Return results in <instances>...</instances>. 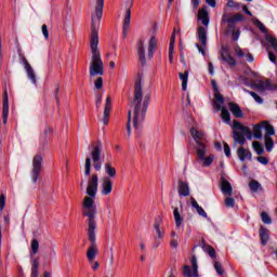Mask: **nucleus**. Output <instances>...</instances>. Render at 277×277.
Returning a JSON list of instances; mask_svg holds the SVG:
<instances>
[{
  "label": "nucleus",
  "mask_w": 277,
  "mask_h": 277,
  "mask_svg": "<svg viewBox=\"0 0 277 277\" xmlns=\"http://www.w3.org/2000/svg\"><path fill=\"white\" fill-rule=\"evenodd\" d=\"M237 156L240 161H246V159L252 161V151H250V149H246L243 146L237 149Z\"/></svg>",
  "instance_id": "21"
},
{
  "label": "nucleus",
  "mask_w": 277,
  "mask_h": 277,
  "mask_svg": "<svg viewBox=\"0 0 277 277\" xmlns=\"http://www.w3.org/2000/svg\"><path fill=\"white\" fill-rule=\"evenodd\" d=\"M190 205L193 207V209H196L198 215H200L201 217H209V215L207 214V212L205 211V209H202V207H200V205H198V201H196V199L194 197L190 198Z\"/></svg>",
  "instance_id": "28"
},
{
  "label": "nucleus",
  "mask_w": 277,
  "mask_h": 277,
  "mask_svg": "<svg viewBox=\"0 0 277 277\" xmlns=\"http://www.w3.org/2000/svg\"><path fill=\"white\" fill-rule=\"evenodd\" d=\"M190 135L193 140L196 142V153L199 157L205 156V148H207V144H205V132L198 131L196 128H190Z\"/></svg>",
  "instance_id": "4"
},
{
  "label": "nucleus",
  "mask_w": 277,
  "mask_h": 277,
  "mask_svg": "<svg viewBox=\"0 0 277 277\" xmlns=\"http://www.w3.org/2000/svg\"><path fill=\"white\" fill-rule=\"evenodd\" d=\"M198 246H200V248H202V250H206L209 248V245H207V240H205V238L201 239V242L199 245H196L193 250H196L198 248Z\"/></svg>",
  "instance_id": "57"
},
{
  "label": "nucleus",
  "mask_w": 277,
  "mask_h": 277,
  "mask_svg": "<svg viewBox=\"0 0 277 277\" xmlns=\"http://www.w3.org/2000/svg\"><path fill=\"white\" fill-rule=\"evenodd\" d=\"M18 57L22 60V62H23L25 68H27L28 66H31V65L29 64V62L27 61V57H25V55H24L23 53L19 52V53H18Z\"/></svg>",
  "instance_id": "60"
},
{
  "label": "nucleus",
  "mask_w": 277,
  "mask_h": 277,
  "mask_svg": "<svg viewBox=\"0 0 277 277\" xmlns=\"http://www.w3.org/2000/svg\"><path fill=\"white\" fill-rule=\"evenodd\" d=\"M101 153H103V143L101 141H97L93 147L92 153H91L93 168H94V170H96V172H100V170L103 166L101 163Z\"/></svg>",
  "instance_id": "5"
},
{
  "label": "nucleus",
  "mask_w": 277,
  "mask_h": 277,
  "mask_svg": "<svg viewBox=\"0 0 277 277\" xmlns=\"http://www.w3.org/2000/svg\"><path fill=\"white\" fill-rule=\"evenodd\" d=\"M227 8H235L236 10H240L241 9V3L236 2L234 0H228L227 1Z\"/></svg>",
  "instance_id": "53"
},
{
  "label": "nucleus",
  "mask_w": 277,
  "mask_h": 277,
  "mask_svg": "<svg viewBox=\"0 0 277 277\" xmlns=\"http://www.w3.org/2000/svg\"><path fill=\"white\" fill-rule=\"evenodd\" d=\"M241 32L239 30H233L232 31V40H234V42H237V40H239V35Z\"/></svg>",
  "instance_id": "63"
},
{
  "label": "nucleus",
  "mask_w": 277,
  "mask_h": 277,
  "mask_svg": "<svg viewBox=\"0 0 277 277\" xmlns=\"http://www.w3.org/2000/svg\"><path fill=\"white\" fill-rule=\"evenodd\" d=\"M155 51H157V37H151L148 42V60H153Z\"/></svg>",
  "instance_id": "23"
},
{
  "label": "nucleus",
  "mask_w": 277,
  "mask_h": 277,
  "mask_svg": "<svg viewBox=\"0 0 277 277\" xmlns=\"http://www.w3.org/2000/svg\"><path fill=\"white\" fill-rule=\"evenodd\" d=\"M264 146L267 153H272L274 149V138H272V136L264 135Z\"/></svg>",
  "instance_id": "35"
},
{
  "label": "nucleus",
  "mask_w": 277,
  "mask_h": 277,
  "mask_svg": "<svg viewBox=\"0 0 277 277\" xmlns=\"http://www.w3.org/2000/svg\"><path fill=\"white\" fill-rule=\"evenodd\" d=\"M214 101H215L214 102L215 109L217 110L222 109V105L224 103V95H222L220 91L214 93Z\"/></svg>",
  "instance_id": "31"
},
{
  "label": "nucleus",
  "mask_w": 277,
  "mask_h": 277,
  "mask_svg": "<svg viewBox=\"0 0 277 277\" xmlns=\"http://www.w3.org/2000/svg\"><path fill=\"white\" fill-rule=\"evenodd\" d=\"M131 8H133V0L130 2V8L126 11V15L123 18V38H127V34H129L130 25H131Z\"/></svg>",
  "instance_id": "15"
},
{
  "label": "nucleus",
  "mask_w": 277,
  "mask_h": 277,
  "mask_svg": "<svg viewBox=\"0 0 277 277\" xmlns=\"http://www.w3.org/2000/svg\"><path fill=\"white\" fill-rule=\"evenodd\" d=\"M40 172H42V156L36 155L32 159L31 180L34 183H38L40 179Z\"/></svg>",
  "instance_id": "7"
},
{
  "label": "nucleus",
  "mask_w": 277,
  "mask_h": 277,
  "mask_svg": "<svg viewBox=\"0 0 277 277\" xmlns=\"http://www.w3.org/2000/svg\"><path fill=\"white\" fill-rule=\"evenodd\" d=\"M198 21H201L205 27H209V12L206 9H200L197 15Z\"/></svg>",
  "instance_id": "24"
},
{
  "label": "nucleus",
  "mask_w": 277,
  "mask_h": 277,
  "mask_svg": "<svg viewBox=\"0 0 277 277\" xmlns=\"http://www.w3.org/2000/svg\"><path fill=\"white\" fill-rule=\"evenodd\" d=\"M255 25L260 29V31H262V34H267V28L261 21L256 19Z\"/></svg>",
  "instance_id": "54"
},
{
  "label": "nucleus",
  "mask_w": 277,
  "mask_h": 277,
  "mask_svg": "<svg viewBox=\"0 0 277 277\" xmlns=\"http://www.w3.org/2000/svg\"><path fill=\"white\" fill-rule=\"evenodd\" d=\"M262 129L265 130V134L267 137H272V135H276V130L274 129V126L269 123V121H262Z\"/></svg>",
  "instance_id": "29"
},
{
  "label": "nucleus",
  "mask_w": 277,
  "mask_h": 277,
  "mask_svg": "<svg viewBox=\"0 0 277 277\" xmlns=\"http://www.w3.org/2000/svg\"><path fill=\"white\" fill-rule=\"evenodd\" d=\"M261 219L264 224H272V217L269 216V214H267V212H262Z\"/></svg>",
  "instance_id": "51"
},
{
  "label": "nucleus",
  "mask_w": 277,
  "mask_h": 277,
  "mask_svg": "<svg viewBox=\"0 0 277 277\" xmlns=\"http://www.w3.org/2000/svg\"><path fill=\"white\" fill-rule=\"evenodd\" d=\"M243 21V14L241 13H236L235 15H232L228 17V15L225 13L223 14L222 22L227 23L228 29H235V24L241 23Z\"/></svg>",
  "instance_id": "9"
},
{
  "label": "nucleus",
  "mask_w": 277,
  "mask_h": 277,
  "mask_svg": "<svg viewBox=\"0 0 277 277\" xmlns=\"http://www.w3.org/2000/svg\"><path fill=\"white\" fill-rule=\"evenodd\" d=\"M245 92H248V94H250V96H252V98H254L255 103H259L260 105H262L263 100L261 96H259V94H256V92L248 91V90H245Z\"/></svg>",
  "instance_id": "48"
},
{
  "label": "nucleus",
  "mask_w": 277,
  "mask_h": 277,
  "mask_svg": "<svg viewBox=\"0 0 277 277\" xmlns=\"http://www.w3.org/2000/svg\"><path fill=\"white\" fill-rule=\"evenodd\" d=\"M260 241L262 246H266L269 241V229L266 227H260Z\"/></svg>",
  "instance_id": "26"
},
{
  "label": "nucleus",
  "mask_w": 277,
  "mask_h": 277,
  "mask_svg": "<svg viewBox=\"0 0 277 277\" xmlns=\"http://www.w3.org/2000/svg\"><path fill=\"white\" fill-rule=\"evenodd\" d=\"M96 192H98V174H93L88 182L87 197L82 200V215L89 217L88 220V237L91 245L87 251V259L89 263H92L98 254V248L96 247V206L94 205V198H96Z\"/></svg>",
  "instance_id": "1"
},
{
  "label": "nucleus",
  "mask_w": 277,
  "mask_h": 277,
  "mask_svg": "<svg viewBox=\"0 0 277 277\" xmlns=\"http://www.w3.org/2000/svg\"><path fill=\"white\" fill-rule=\"evenodd\" d=\"M142 98L143 104H142ZM150 105V93L145 94L142 91V77H138L134 84V97L131 101L130 107H134L133 127L137 131L142 122L146 120V113Z\"/></svg>",
  "instance_id": "2"
},
{
  "label": "nucleus",
  "mask_w": 277,
  "mask_h": 277,
  "mask_svg": "<svg viewBox=\"0 0 277 277\" xmlns=\"http://www.w3.org/2000/svg\"><path fill=\"white\" fill-rule=\"evenodd\" d=\"M176 42V28L173 29L171 35V40L169 43V62L170 64H174V43Z\"/></svg>",
  "instance_id": "19"
},
{
  "label": "nucleus",
  "mask_w": 277,
  "mask_h": 277,
  "mask_svg": "<svg viewBox=\"0 0 277 277\" xmlns=\"http://www.w3.org/2000/svg\"><path fill=\"white\" fill-rule=\"evenodd\" d=\"M114 189V182H111V179L105 176L102 179V195L103 196H109Z\"/></svg>",
  "instance_id": "16"
},
{
  "label": "nucleus",
  "mask_w": 277,
  "mask_h": 277,
  "mask_svg": "<svg viewBox=\"0 0 277 277\" xmlns=\"http://www.w3.org/2000/svg\"><path fill=\"white\" fill-rule=\"evenodd\" d=\"M92 172V160L90 157L85 158V163H84V174L85 176H90Z\"/></svg>",
  "instance_id": "40"
},
{
  "label": "nucleus",
  "mask_w": 277,
  "mask_h": 277,
  "mask_svg": "<svg viewBox=\"0 0 277 277\" xmlns=\"http://www.w3.org/2000/svg\"><path fill=\"white\" fill-rule=\"evenodd\" d=\"M233 128H234V131L236 129L237 131H243V133H246V134L250 133V128L242 126L241 122H239L237 120H234Z\"/></svg>",
  "instance_id": "37"
},
{
  "label": "nucleus",
  "mask_w": 277,
  "mask_h": 277,
  "mask_svg": "<svg viewBox=\"0 0 277 277\" xmlns=\"http://www.w3.org/2000/svg\"><path fill=\"white\" fill-rule=\"evenodd\" d=\"M105 172L108 179H116V168L111 166V162L105 163Z\"/></svg>",
  "instance_id": "34"
},
{
  "label": "nucleus",
  "mask_w": 277,
  "mask_h": 277,
  "mask_svg": "<svg viewBox=\"0 0 277 277\" xmlns=\"http://www.w3.org/2000/svg\"><path fill=\"white\" fill-rule=\"evenodd\" d=\"M192 265H193V268L189 265L184 266L183 274L185 277H194V264Z\"/></svg>",
  "instance_id": "44"
},
{
  "label": "nucleus",
  "mask_w": 277,
  "mask_h": 277,
  "mask_svg": "<svg viewBox=\"0 0 277 277\" xmlns=\"http://www.w3.org/2000/svg\"><path fill=\"white\" fill-rule=\"evenodd\" d=\"M198 161H202L203 168H209L211 163H213V159H215V156L210 155L207 157V147H203V156L200 157L199 154H197Z\"/></svg>",
  "instance_id": "20"
},
{
  "label": "nucleus",
  "mask_w": 277,
  "mask_h": 277,
  "mask_svg": "<svg viewBox=\"0 0 277 277\" xmlns=\"http://www.w3.org/2000/svg\"><path fill=\"white\" fill-rule=\"evenodd\" d=\"M109 116H111V96L106 97V103L104 106V117L103 124H109Z\"/></svg>",
  "instance_id": "17"
},
{
  "label": "nucleus",
  "mask_w": 277,
  "mask_h": 277,
  "mask_svg": "<svg viewBox=\"0 0 277 277\" xmlns=\"http://www.w3.org/2000/svg\"><path fill=\"white\" fill-rule=\"evenodd\" d=\"M228 107L233 116H235L236 118H243V110H241V107H239V104L229 102Z\"/></svg>",
  "instance_id": "22"
},
{
  "label": "nucleus",
  "mask_w": 277,
  "mask_h": 277,
  "mask_svg": "<svg viewBox=\"0 0 277 277\" xmlns=\"http://www.w3.org/2000/svg\"><path fill=\"white\" fill-rule=\"evenodd\" d=\"M266 42H269V44L272 45V48L274 49V51H276L277 53V39L274 36H267L266 37Z\"/></svg>",
  "instance_id": "46"
},
{
  "label": "nucleus",
  "mask_w": 277,
  "mask_h": 277,
  "mask_svg": "<svg viewBox=\"0 0 277 277\" xmlns=\"http://www.w3.org/2000/svg\"><path fill=\"white\" fill-rule=\"evenodd\" d=\"M173 217L175 220L176 228H181L183 225V216H181V212H179V208L173 209Z\"/></svg>",
  "instance_id": "33"
},
{
  "label": "nucleus",
  "mask_w": 277,
  "mask_h": 277,
  "mask_svg": "<svg viewBox=\"0 0 277 277\" xmlns=\"http://www.w3.org/2000/svg\"><path fill=\"white\" fill-rule=\"evenodd\" d=\"M161 216H157L155 219L154 228L156 230L157 236L154 237V248H159L161 246V241H163V235H166V230L161 228Z\"/></svg>",
  "instance_id": "6"
},
{
  "label": "nucleus",
  "mask_w": 277,
  "mask_h": 277,
  "mask_svg": "<svg viewBox=\"0 0 277 277\" xmlns=\"http://www.w3.org/2000/svg\"><path fill=\"white\" fill-rule=\"evenodd\" d=\"M252 146H253V150H255L256 155L261 156V155H263V153H265V148H263V144H261V142L254 141L252 143Z\"/></svg>",
  "instance_id": "38"
},
{
  "label": "nucleus",
  "mask_w": 277,
  "mask_h": 277,
  "mask_svg": "<svg viewBox=\"0 0 277 277\" xmlns=\"http://www.w3.org/2000/svg\"><path fill=\"white\" fill-rule=\"evenodd\" d=\"M25 70L30 81L36 83V72L34 71V68L31 67V65H28L27 67H25Z\"/></svg>",
  "instance_id": "41"
},
{
  "label": "nucleus",
  "mask_w": 277,
  "mask_h": 277,
  "mask_svg": "<svg viewBox=\"0 0 277 277\" xmlns=\"http://www.w3.org/2000/svg\"><path fill=\"white\" fill-rule=\"evenodd\" d=\"M131 117H132V111L129 110L128 111V121H127V124H126L128 137H131Z\"/></svg>",
  "instance_id": "50"
},
{
  "label": "nucleus",
  "mask_w": 277,
  "mask_h": 277,
  "mask_svg": "<svg viewBox=\"0 0 277 277\" xmlns=\"http://www.w3.org/2000/svg\"><path fill=\"white\" fill-rule=\"evenodd\" d=\"M221 118L223 122H230V113L228 111V108L225 106L221 107Z\"/></svg>",
  "instance_id": "36"
},
{
  "label": "nucleus",
  "mask_w": 277,
  "mask_h": 277,
  "mask_svg": "<svg viewBox=\"0 0 277 277\" xmlns=\"http://www.w3.org/2000/svg\"><path fill=\"white\" fill-rule=\"evenodd\" d=\"M190 263H193L194 267V277H200V275H198V259L196 255H193Z\"/></svg>",
  "instance_id": "45"
},
{
  "label": "nucleus",
  "mask_w": 277,
  "mask_h": 277,
  "mask_svg": "<svg viewBox=\"0 0 277 277\" xmlns=\"http://www.w3.org/2000/svg\"><path fill=\"white\" fill-rule=\"evenodd\" d=\"M221 60L228 64V66H237V61H235V57L230 55L228 47H222L221 49Z\"/></svg>",
  "instance_id": "14"
},
{
  "label": "nucleus",
  "mask_w": 277,
  "mask_h": 277,
  "mask_svg": "<svg viewBox=\"0 0 277 277\" xmlns=\"http://www.w3.org/2000/svg\"><path fill=\"white\" fill-rule=\"evenodd\" d=\"M223 148H224V153L227 157H230V146L228 145V143L224 142L223 143Z\"/></svg>",
  "instance_id": "62"
},
{
  "label": "nucleus",
  "mask_w": 277,
  "mask_h": 277,
  "mask_svg": "<svg viewBox=\"0 0 277 277\" xmlns=\"http://www.w3.org/2000/svg\"><path fill=\"white\" fill-rule=\"evenodd\" d=\"M250 88H252V90H261L263 92L265 90H277V84H273L269 80H266V82H251Z\"/></svg>",
  "instance_id": "13"
},
{
  "label": "nucleus",
  "mask_w": 277,
  "mask_h": 277,
  "mask_svg": "<svg viewBox=\"0 0 277 277\" xmlns=\"http://www.w3.org/2000/svg\"><path fill=\"white\" fill-rule=\"evenodd\" d=\"M263 122L258 123L253 127V137L255 140H263Z\"/></svg>",
  "instance_id": "30"
},
{
  "label": "nucleus",
  "mask_w": 277,
  "mask_h": 277,
  "mask_svg": "<svg viewBox=\"0 0 277 277\" xmlns=\"http://www.w3.org/2000/svg\"><path fill=\"white\" fill-rule=\"evenodd\" d=\"M179 196L187 197L189 196V184L187 182H183L179 180Z\"/></svg>",
  "instance_id": "27"
},
{
  "label": "nucleus",
  "mask_w": 277,
  "mask_h": 277,
  "mask_svg": "<svg viewBox=\"0 0 277 277\" xmlns=\"http://www.w3.org/2000/svg\"><path fill=\"white\" fill-rule=\"evenodd\" d=\"M214 269L219 274V276H224V267H222V263L219 261H214Z\"/></svg>",
  "instance_id": "49"
},
{
  "label": "nucleus",
  "mask_w": 277,
  "mask_h": 277,
  "mask_svg": "<svg viewBox=\"0 0 277 277\" xmlns=\"http://www.w3.org/2000/svg\"><path fill=\"white\" fill-rule=\"evenodd\" d=\"M5 209V194L0 195V211H3Z\"/></svg>",
  "instance_id": "58"
},
{
  "label": "nucleus",
  "mask_w": 277,
  "mask_h": 277,
  "mask_svg": "<svg viewBox=\"0 0 277 277\" xmlns=\"http://www.w3.org/2000/svg\"><path fill=\"white\" fill-rule=\"evenodd\" d=\"M103 8H105V0H96L95 16L98 21V24L101 23V19L103 18Z\"/></svg>",
  "instance_id": "25"
},
{
  "label": "nucleus",
  "mask_w": 277,
  "mask_h": 277,
  "mask_svg": "<svg viewBox=\"0 0 277 277\" xmlns=\"http://www.w3.org/2000/svg\"><path fill=\"white\" fill-rule=\"evenodd\" d=\"M94 85H95L96 90H102L103 89V77H98L95 80Z\"/></svg>",
  "instance_id": "56"
},
{
  "label": "nucleus",
  "mask_w": 277,
  "mask_h": 277,
  "mask_svg": "<svg viewBox=\"0 0 277 277\" xmlns=\"http://www.w3.org/2000/svg\"><path fill=\"white\" fill-rule=\"evenodd\" d=\"M234 142H237V144H240V146H243L246 144V137L247 140H252V130H249V133H243V131H237L233 130L232 135Z\"/></svg>",
  "instance_id": "10"
},
{
  "label": "nucleus",
  "mask_w": 277,
  "mask_h": 277,
  "mask_svg": "<svg viewBox=\"0 0 277 277\" xmlns=\"http://www.w3.org/2000/svg\"><path fill=\"white\" fill-rule=\"evenodd\" d=\"M40 266V262L38 259H35L32 261V266H31V277H38V267Z\"/></svg>",
  "instance_id": "42"
},
{
  "label": "nucleus",
  "mask_w": 277,
  "mask_h": 277,
  "mask_svg": "<svg viewBox=\"0 0 277 277\" xmlns=\"http://www.w3.org/2000/svg\"><path fill=\"white\" fill-rule=\"evenodd\" d=\"M203 252L209 254V256L212 258L213 261H215V259H217V253L215 252V249L211 245L208 246V248L206 250H203Z\"/></svg>",
  "instance_id": "43"
},
{
  "label": "nucleus",
  "mask_w": 277,
  "mask_h": 277,
  "mask_svg": "<svg viewBox=\"0 0 277 277\" xmlns=\"http://www.w3.org/2000/svg\"><path fill=\"white\" fill-rule=\"evenodd\" d=\"M30 254L31 256H34L35 254H38V250H40V242L38 241V239H32L31 243H30Z\"/></svg>",
  "instance_id": "39"
},
{
  "label": "nucleus",
  "mask_w": 277,
  "mask_h": 277,
  "mask_svg": "<svg viewBox=\"0 0 277 277\" xmlns=\"http://www.w3.org/2000/svg\"><path fill=\"white\" fill-rule=\"evenodd\" d=\"M256 161H259V163H262V166H267L269 163V159L264 156L256 157Z\"/></svg>",
  "instance_id": "55"
},
{
  "label": "nucleus",
  "mask_w": 277,
  "mask_h": 277,
  "mask_svg": "<svg viewBox=\"0 0 277 277\" xmlns=\"http://www.w3.org/2000/svg\"><path fill=\"white\" fill-rule=\"evenodd\" d=\"M8 116H10V97L8 91H4L2 101V122L8 124Z\"/></svg>",
  "instance_id": "12"
},
{
  "label": "nucleus",
  "mask_w": 277,
  "mask_h": 277,
  "mask_svg": "<svg viewBox=\"0 0 277 277\" xmlns=\"http://www.w3.org/2000/svg\"><path fill=\"white\" fill-rule=\"evenodd\" d=\"M42 34L45 38V40H49V27L47 26V24H43L41 27Z\"/></svg>",
  "instance_id": "61"
},
{
  "label": "nucleus",
  "mask_w": 277,
  "mask_h": 277,
  "mask_svg": "<svg viewBox=\"0 0 277 277\" xmlns=\"http://www.w3.org/2000/svg\"><path fill=\"white\" fill-rule=\"evenodd\" d=\"M180 79L182 81V90L183 92L187 91V81L189 79V71L186 70L184 72H180Z\"/></svg>",
  "instance_id": "32"
},
{
  "label": "nucleus",
  "mask_w": 277,
  "mask_h": 277,
  "mask_svg": "<svg viewBox=\"0 0 277 277\" xmlns=\"http://www.w3.org/2000/svg\"><path fill=\"white\" fill-rule=\"evenodd\" d=\"M249 187L251 192H259V189H261V183H259V181L253 180L249 183Z\"/></svg>",
  "instance_id": "47"
},
{
  "label": "nucleus",
  "mask_w": 277,
  "mask_h": 277,
  "mask_svg": "<svg viewBox=\"0 0 277 277\" xmlns=\"http://www.w3.org/2000/svg\"><path fill=\"white\" fill-rule=\"evenodd\" d=\"M91 63H90V79L100 75L103 77L105 75V65L103 64V58H101V51H98V26L94 22V15L91 17Z\"/></svg>",
  "instance_id": "3"
},
{
  "label": "nucleus",
  "mask_w": 277,
  "mask_h": 277,
  "mask_svg": "<svg viewBox=\"0 0 277 277\" xmlns=\"http://www.w3.org/2000/svg\"><path fill=\"white\" fill-rule=\"evenodd\" d=\"M235 53H236L237 57H246V52H243V50L239 47L235 48Z\"/></svg>",
  "instance_id": "59"
},
{
  "label": "nucleus",
  "mask_w": 277,
  "mask_h": 277,
  "mask_svg": "<svg viewBox=\"0 0 277 277\" xmlns=\"http://www.w3.org/2000/svg\"><path fill=\"white\" fill-rule=\"evenodd\" d=\"M225 207L233 209V207H235V199L233 197L225 198Z\"/></svg>",
  "instance_id": "52"
},
{
  "label": "nucleus",
  "mask_w": 277,
  "mask_h": 277,
  "mask_svg": "<svg viewBox=\"0 0 277 277\" xmlns=\"http://www.w3.org/2000/svg\"><path fill=\"white\" fill-rule=\"evenodd\" d=\"M197 36L199 38V42L201 43L200 44H196L199 53H201L202 55H207V51L205 49H207V28L200 26L198 29H197Z\"/></svg>",
  "instance_id": "8"
},
{
  "label": "nucleus",
  "mask_w": 277,
  "mask_h": 277,
  "mask_svg": "<svg viewBox=\"0 0 277 277\" xmlns=\"http://www.w3.org/2000/svg\"><path fill=\"white\" fill-rule=\"evenodd\" d=\"M220 187L224 196H233V185L226 180V174L222 173L220 179Z\"/></svg>",
  "instance_id": "11"
},
{
  "label": "nucleus",
  "mask_w": 277,
  "mask_h": 277,
  "mask_svg": "<svg viewBox=\"0 0 277 277\" xmlns=\"http://www.w3.org/2000/svg\"><path fill=\"white\" fill-rule=\"evenodd\" d=\"M268 60L273 62V64H276V54H274V52H268Z\"/></svg>",
  "instance_id": "64"
},
{
  "label": "nucleus",
  "mask_w": 277,
  "mask_h": 277,
  "mask_svg": "<svg viewBox=\"0 0 277 277\" xmlns=\"http://www.w3.org/2000/svg\"><path fill=\"white\" fill-rule=\"evenodd\" d=\"M137 47V56L142 66H146V50L144 49V40H138L136 43Z\"/></svg>",
  "instance_id": "18"
}]
</instances>
